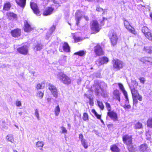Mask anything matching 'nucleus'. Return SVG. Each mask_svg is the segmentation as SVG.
<instances>
[{"label":"nucleus","instance_id":"nucleus-18","mask_svg":"<svg viewBox=\"0 0 152 152\" xmlns=\"http://www.w3.org/2000/svg\"><path fill=\"white\" fill-rule=\"evenodd\" d=\"M33 29V28L31 27L27 21H25L24 22V31L26 32H29Z\"/></svg>","mask_w":152,"mask_h":152},{"label":"nucleus","instance_id":"nucleus-48","mask_svg":"<svg viewBox=\"0 0 152 152\" xmlns=\"http://www.w3.org/2000/svg\"><path fill=\"white\" fill-rule=\"evenodd\" d=\"M83 118V119L85 121H86L88 119V115L87 113H84Z\"/></svg>","mask_w":152,"mask_h":152},{"label":"nucleus","instance_id":"nucleus-40","mask_svg":"<svg viewBox=\"0 0 152 152\" xmlns=\"http://www.w3.org/2000/svg\"><path fill=\"white\" fill-rule=\"evenodd\" d=\"M134 127L136 129H141L142 127V124L141 123L138 122L135 125Z\"/></svg>","mask_w":152,"mask_h":152},{"label":"nucleus","instance_id":"nucleus-11","mask_svg":"<svg viewBox=\"0 0 152 152\" xmlns=\"http://www.w3.org/2000/svg\"><path fill=\"white\" fill-rule=\"evenodd\" d=\"M30 6L34 13L37 15H40V12L36 4L34 3H31Z\"/></svg>","mask_w":152,"mask_h":152},{"label":"nucleus","instance_id":"nucleus-35","mask_svg":"<svg viewBox=\"0 0 152 152\" xmlns=\"http://www.w3.org/2000/svg\"><path fill=\"white\" fill-rule=\"evenodd\" d=\"M11 7V5L9 2L5 4L4 7L3 9L4 10H9Z\"/></svg>","mask_w":152,"mask_h":152},{"label":"nucleus","instance_id":"nucleus-24","mask_svg":"<svg viewBox=\"0 0 152 152\" xmlns=\"http://www.w3.org/2000/svg\"><path fill=\"white\" fill-rule=\"evenodd\" d=\"M113 94L114 95L113 98L114 99H116L119 101H120V99L119 91L117 90L114 91L113 92Z\"/></svg>","mask_w":152,"mask_h":152},{"label":"nucleus","instance_id":"nucleus-13","mask_svg":"<svg viewBox=\"0 0 152 152\" xmlns=\"http://www.w3.org/2000/svg\"><path fill=\"white\" fill-rule=\"evenodd\" d=\"M21 33V30L19 28H16L11 31V34L12 36L15 37H18L20 36Z\"/></svg>","mask_w":152,"mask_h":152},{"label":"nucleus","instance_id":"nucleus-16","mask_svg":"<svg viewBox=\"0 0 152 152\" xmlns=\"http://www.w3.org/2000/svg\"><path fill=\"white\" fill-rule=\"evenodd\" d=\"M138 149L140 152H148V145L146 143L141 144L139 146Z\"/></svg>","mask_w":152,"mask_h":152},{"label":"nucleus","instance_id":"nucleus-38","mask_svg":"<svg viewBox=\"0 0 152 152\" xmlns=\"http://www.w3.org/2000/svg\"><path fill=\"white\" fill-rule=\"evenodd\" d=\"M44 144V142L41 141H38L36 144L38 148L42 147Z\"/></svg>","mask_w":152,"mask_h":152},{"label":"nucleus","instance_id":"nucleus-15","mask_svg":"<svg viewBox=\"0 0 152 152\" xmlns=\"http://www.w3.org/2000/svg\"><path fill=\"white\" fill-rule=\"evenodd\" d=\"M141 61L143 63L150 65L152 64V58L150 57H144L141 59Z\"/></svg>","mask_w":152,"mask_h":152},{"label":"nucleus","instance_id":"nucleus-43","mask_svg":"<svg viewBox=\"0 0 152 152\" xmlns=\"http://www.w3.org/2000/svg\"><path fill=\"white\" fill-rule=\"evenodd\" d=\"M97 103L100 108L102 110H103L104 108V106L102 102L99 101H97Z\"/></svg>","mask_w":152,"mask_h":152},{"label":"nucleus","instance_id":"nucleus-59","mask_svg":"<svg viewBox=\"0 0 152 152\" xmlns=\"http://www.w3.org/2000/svg\"><path fill=\"white\" fill-rule=\"evenodd\" d=\"M75 39V42H78L79 41H80L81 39V38L80 37H75V39Z\"/></svg>","mask_w":152,"mask_h":152},{"label":"nucleus","instance_id":"nucleus-19","mask_svg":"<svg viewBox=\"0 0 152 152\" xmlns=\"http://www.w3.org/2000/svg\"><path fill=\"white\" fill-rule=\"evenodd\" d=\"M132 99L133 100V104H137L138 102V100L140 101H142V97L138 94V95H136L135 96H133Z\"/></svg>","mask_w":152,"mask_h":152},{"label":"nucleus","instance_id":"nucleus-12","mask_svg":"<svg viewBox=\"0 0 152 152\" xmlns=\"http://www.w3.org/2000/svg\"><path fill=\"white\" fill-rule=\"evenodd\" d=\"M109 61V59L108 58L106 57H104L100 58L97 61L96 63L98 66H100L104 64H106Z\"/></svg>","mask_w":152,"mask_h":152},{"label":"nucleus","instance_id":"nucleus-10","mask_svg":"<svg viewBox=\"0 0 152 152\" xmlns=\"http://www.w3.org/2000/svg\"><path fill=\"white\" fill-rule=\"evenodd\" d=\"M94 52L98 56H100L104 54V52L102 48L98 44L94 47Z\"/></svg>","mask_w":152,"mask_h":152},{"label":"nucleus","instance_id":"nucleus-26","mask_svg":"<svg viewBox=\"0 0 152 152\" xmlns=\"http://www.w3.org/2000/svg\"><path fill=\"white\" fill-rule=\"evenodd\" d=\"M6 139L9 141L10 142L12 143H13L14 140L12 134H10L8 135L6 137Z\"/></svg>","mask_w":152,"mask_h":152},{"label":"nucleus","instance_id":"nucleus-6","mask_svg":"<svg viewBox=\"0 0 152 152\" xmlns=\"http://www.w3.org/2000/svg\"><path fill=\"white\" fill-rule=\"evenodd\" d=\"M48 87L51 92L53 96L56 98L58 97L57 89L55 86L50 83H49Z\"/></svg>","mask_w":152,"mask_h":152},{"label":"nucleus","instance_id":"nucleus-49","mask_svg":"<svg viewBox=\"0 0 152 152\" xmlns=\"http://www.w3.org/2000/svg\"><path fill=\"white\" fill-rule=\"evenodd\" d=\"M35 115L38 120H39V113L38 110L36 109L35 110Z\"/></svg>","mask_w":152,"mask_h":152},{"label":"nucleus","instance_id":"nucleus-62","mask_svg":"<svg viewBox=\"0 0 152 152\" xmlns=\"http://www.w3.org/2000/svg\"><path fill=\"white\" fill-rule=\"evenodd\" d=\"M53 1L54 3H55L56 4H58V3H57V1H56L55 0H53Z\"/></svg>","mask_w":152,"mask_h":152},{"label":"nucleus","instance_id":"nucleus-61","mask_svg":"<svg viewBox=\"0 0 152 152\" xmlns=\"http://www.w3.org/2000/svg\"><path fill=\"white\" fill-rule=\"evenodd\" d=\"M84 18L86 20H89L87 16H85Z\"/></svg>","mask_w":152,"mask_h":152},{"label":"nucleus","instance_id":"nucleus-58","mask_svg":"<svg viewBox=\"0 0 152 152\" xmlns=\"http://www.w3.org/2000/svg\"><path fill=\"white\" fill-rule=\"evenodd\" d=\"M16 105L17 107H20L21 106V103L20 101H17L16 102Z\"/></svg>","mask_w":152,"mask_h":152},{"label":"nucleus","instance_id":"nucleus-17","mask_svg":"<svg viewBox=\"0 0 152 152\" xmlns=\"http://www.w3.org/2000/svg\"><path fill=\"white\" fill-rule=\"evenodd\" d=\"M81 12L80 10H77L76 12L75 13V20L76 21V25L78 26L79 23V21L82 18V14L81 13Z\"/></svg>","mask_w":152,"mask_h":152},{"label":"nucleus","instance_id":"nucleus-21","mask_svg":"<svg viewBox=\"0 0 152 152\" xmlns=\"http://www.w3.org/2000/svg\"><path fill=\"white\" fill-rule=\"evenodd\" d=\"M55 29V27L53 26L50 28V30L47 33L46 35V39H48L51 36L53 32Z\"/></svg>","mask_w":152,"mask_h":152},{"label":"nucleus","instance_id":"nucleus-4","mask_svg":"<svg viewBox=\"0 0 152 152\" xmlns=\"http://www.w3.org/2000/svg\"><path fill=\"white\" fill-rule=\"evenodd\" d=\"M17 51L20 54L26 55L28 54V47L27 45H23L18 48Z\"/></svg>","mask_w":152,"mask_h":152},{"label":"nucleus","instance_id":"nucleus-47","mask_svg":"<svg viewBox=\"0 0 152 152\" xmlns=\"http://www.w3.org/2000/svg\"><path fill=\"white\" fill-rule=\"evenodd\" d=\"M96 10L98 12H102L103 13H104V10L102 9V8H101L99 6H97L96 7Z\"/></svg>","mask_w":152,"mask_h":152},{"label":"nucleus","instance_id":"nucleus-14","mask_svg":"<svg viewBox=\"0 0 152 152\" xmlns=\"http://www.w3.org/2000/svg\"><path fill=\"white\" fill-rule=\"evenodd\" d=\"M118 85L120 89L122 91L125 98L126 99V103H127L129 102V99L127 92L125 90L124 86L121 84L120 83H118Z\"/></svg>","mask_w":152,"mask_h":152},{"label":"nucleus","instance_id":"nucleus-63","mask_svg":"<svg viewBox=\"0 0 152 152\" xmlns=\"http://www.w3.org/2000/svg\"><path fill=\"white\" fill-rule=\"evenodd\" d=\"M13 152H18L16 150H14Z\"/></svg>","mask_w":152,"mask_h":152},{"label":"nucleus","instance_id":"nucleus-31","mask_svg":"<svg viewBox=\"0 0 152 152\" xmlns=\"http://www.w3.org/2000/svg\"><path fill=\"white\" fill-rule=\"evenodd\" d=\"M81 142L82 145L86 149L88 148V142L85 139L81 141Z\"/></svg>","mask_w":152,"mask_h":152},{"label":"nucleus","instance_id":"nucleus-25","mask_svg":"<svg viewBox=\"0 0 152 152\" xmlns=\"http://www.w3.org/2000/svg\"><path fill=\"white\" fill-rule=\"evenodd\" d=\"M63 48L64 50L66 52H69L70 50V47L66 42H64L63 46Z\"/></svg>","mask_w":152,"mask_h":152},{"label":"nucleus","instance_id":"nucleus-42","mask_svg":"<svg viewBox=\"0 0 152 152\" xmlns=\"http://www.w3.org/2000/svg\"><path fill=\"white\" fill-rule=\"evenodd\" d=\"M106 107L107 108V110L108 112L111 111V108L110 104L107 102L105 103Z\"/></svg>","mask_w":152,"mask_h":152},{"label":"nucleus","instance_id":"nucleus-36","mask_svg":"<svg viewBox=\"0 0 152 152\" xmlns=\"http://www.w3.org/2000/svg\"><path fill=\"white\" fill-rule=\"evenodd\" d=\"M42 47L41 44H38L34 48V50L36 51L40 50L42 49Z\"/></svg>","mask_w":152,"mask_h":152},{"label":"nucleus","instance_id":"nucleus-51","mask_svg":"<svg viewBox=\"0 0 152 152\" xmlns=\"http://www.w3.org/2000/svg\"><path fill=\"white\" fill-rule=\"evenodd\" d=\"M44 94L41 91H39L38 92L37 96L38 97L42 98Z\"/></svg>","mask_w":152,"mask_h":152},{"label":"nucleus","instance_id":"nucleus-56","mask_svg":"<svg viewBox=\"0 0 152 152\" xmlns=\"http://www.w3.org/2000/svg\"><path fill=\"white\" fill-rule=\"evenodd\" d=\"M132 84L135 86H138V83L136 80H132Z\"/></svg>","mask_w":152,"mask_h":152},{"label":"nucleus","instance_id":"nucleus-23","mask_svg":"<svg viewBox=\"0 0 152 152\" xmlns=\"http://www.w3.org/2000/svg\"><path fill=\"white\" fill-rule=\"evenodd\" d=\"M16 2L19 6L24 8L26 5V0H16Z\"/></svg>","mask_w":152,"mask_h":152},{"label":"nucleus","instance_id":"nucleus-39","mask_svg":"<svg viewBox=\"0 0 152 152\" xmlns=\"http://www.w3.org/2000/svg\"><path fill=\"white\" fill-rule=\"evenodd\" d=\"M85 54V52L83 51H80L74 53V54L78 55L80 56H83Z\"/></svg>","mask_w":152,"mask_h":152},{"label":"nucleus","instance_id":"nucleus-52","mask_svg":"<svg viewBox=\"0 0 152 152\" xmlns=\"http://www.w3.org/2000/svg\"><path fill=\"white\" fill-rule=\"evenodd\" d=\"M99 86L102 87V89L107 87L106 84L104 82H101Z\"/></svg>","mask_w":152,"mask_h":152},{"label":"nucleus","instance_id":"nucleus-7","mask_svg":"<svg viewBox=\"0 0 152 152\" xmlns=\"http://www.w3.org/2000/svg\"><path fill=\"white\" fill-rule=\"evenodd\" d=\"M101 28V27L99 25L98 23L96 20H93L92 23L91 29L92 30L96 32L99 31Z\"/></svg>","mask_w":152,"mask_h":152},{"label":"nucleus","instance_id":"nucleus-29","mask_svg":"<svg viewBox=\"0 0 152 152\" xmlns=\"http://www.w3.org/2000/svg\"><path fill=\"white\" fill-rule=\"evenodd\" d=\"M131 92L132 97L135 96L136 95H138V94H139L137 90L134 88H131Z\"/></svg>","mask_w":152,"mask_h":152},{"label":"nucleus","instance_id":"nucleus-9","mask_svg":"<svg viewBox=\"0 0 152 152\" xmlns=\"http://www.w3.org/2000/svg\"><path fill=\"white\" fill-rule=\"evenodd\" d=\"M124 143L126 145L132 143V139L131 136L126 135L123 137Z\"/></svg>","mask_w":152,"mask_h":152},{"label":"nucleus","instance_id":"nucleus-8","mask_svg":"<svg viewBox=\"0 0 152 152\" xmlns=\"http://www.w3.org/2000/svg\"><path fill=\"white\" fill-rule=\"evenodd\" d=\"M107 115L113 121H118V117L117 113L114 111H110L107 113Z\"/></svg>","mask_w":152,"mask_h":152},{"label":"nucleus","instance_id":"nucleus-34","mask_svg":"<svg viewBox=\"0 0 152 152\" xmlns=\"http://www.w3.org/2000/svg\"><path fill=\"white\" fill-rule=\"evenodd\" d=\"M128 150L131 152H132L134 150V148L133 146L132 143L130 145H127Z\"/></svg>","mask_w":152,"mask_h":152},{"label":"nucleus","instance_id":"nucleus-2","mask_svg":"<svg viewBox=\"0 0 152 152\" xmlns=\"http://www.w3.org/2000/svg\"><path fill=\"white\" fill-rule=\"evenodd\" d=\"M109 36L112 45H115L117 43L118 39L116 33L114 30H111L109 32Z\"/></svg>","mask_w":152,"mask_h":152},{"label":"nucleus","instance_id":"nucleus-64","mask_svg":"<svg viewBox=\"0 0 152 152\" xmlns=\"http://www.w3.org/2000/svg\"><path fill=\"white\" fill-rule=\"evenodd\" d=\"M41 148H42V147H41ZM40 150H41V151H42L43 149L42 148H40Z\"/></svg>","mask_w":152,"mask_h":152},{"label":"nucleus","instance_id":"nucleus-33","mask_svg":"<svg viewBox=\"0 0 152 152\" xmlns=\"http://www.w3.org/2000/svg\"><path fill=\"white\" fill-rule=\"evenodd\" d=\"M150 30L148 29V27L146 26H143L142 29V31L144 34L147 33Z\"/></svg>","mask_w":152,"mask_h":152},{"label":"nucleus","instance_id":"nucleus-50","mask_svg":"<svg viewBox=\"0 0 152 152\" xmlns=\"http://www.w3.org/2000/svg\"><path fill=\"white\" fill-rule=\"evenodd\" d=\"M129 103V102L128 103H126V102H125V105L123 106V107L126 110V109H128L131 108V106L129 104H128L126 105V104H128Z\"/></svg>","mask_w":152,"mask_h":152},{"label":"nucleus","instance_id":"nucleus-5","mask_svg":"<svg viewBox=\"0 0 152 152\" xmlns=\"http://www.w3.org/2000/svg\"><path fill=\"white\" fill-rule=\"evenodd\" d=\"M123 20L125 27L130 32L133 34H136V32L135 31L134 28L131 26L129 22L125 18L123 19Z\"/></svg>","mask_w":152,"mask_h":152},{"label":"nucleus","instance_id":"nucleus-27","mask_svg":"<svg viewBox=\"0 0 152 152\" xmlns=\"http://www.w3.org/2000/svg\"><path fill=\"white\" fill-rule=\"evenodd\" d=\"M112 151L114 152H118L120 150L118 147L115 145H113L111 147Z\"/></svg>","mask_w":152,"mask_h":152},{"label":"nucleus","instance_id":"nucleus-46","mask_svg":"<svg viewBox=\"0 0 152 152\" xmlns=\"http://www.w3.org/2000/svg\"><path fill=\"white\" fill-rule=\"evenodd\" d=\"M61 132L63 134H66L67 133V130L66 128L62 126L61 127Z\"/></svg>","mask_w":152,"mask_h":152},{"label":"nucleus","instance_id":"nucleus-28","mask_svg":"<svg viewBox=\"0 0 152 152\" xmlns=\"http://www.w3.org/2000/svg\"><path fill=\"white\" fill-rule=\"evenodd\" d=\"M60 111V109L59 106L58 105L54 109L55 114L56 116H58Z\"/></svg>","mask_w":152,"mask_h":152},{"label":"nucleus","instance_id":"nucleus-32","mask_svg":"<svg viewBox=\"0 0 152 152\" xmlns=\"http://www.w3.org/2000/svg\"><path fill=\"white\" fill-rule=\"evenodd\" d=\"M147 125L148 126L152 128V118H149L147 122Z\"/></svg>","mask_w":152,"mask_h":152},{"label":"nucleus","instance_id":"nucleus-45","mask_svg":"<svg viewBox=\"0 0 152 152\" xmlns=\"http://www.w3.org/2000/svg\"><path fill=\"white\" fill-rule=\"evenodd\" d=\"M150 46H149L144 47L143 49V51H145L146 53H149V52L150 51Z\"/></svg>","mask_w":152,"mask_h":152},{"label":"nucleus","instance_id":"nucleus-44","mask_svg":"<svg viewBox=\"0 0 152 152\" xmlns=\"http://www.w3.org/2000/svg\"><path fill=\"white\" fill-rule=\"evenodd\" d=\"M92 111V112L95 115L98 119L100 120L101 119V115L98 114L95 110H93Z\"/></svg>","mask_w":152,"mask_h":152},{"label":"nucleus","instance_id":"nucleus-22","mask_svg":"<svg viewBox=\"0 0 152 152\" xmlns=\"http://www.w3.org/2000/svg\"><path fill=\"white\" fill-rule=\"evenodd\" d=\"M66 56H62L58 61V62L60 65H64L66 62Z\"/></svg>","mask_w":152,"mask_h":152},{"label":"nucleus","instance_id":"nucleus-37","mask_svg":"<svg viewBox=\"0 0 152 152\" xmlns=\"http://www.w3.org/2000/svg\"><path fill=\"white\" fill-rule=\"evenodd\" d=\"M145 36L149 40H151L152 39V37L150 32L149 31L147 33L144 34Z\"/></svg>","mask_w":152,"mask_h":152},{"label":"nucleus","instance_id":"nucleus-41","mask_svg":"<svg viewBox=\"0 0 152 152\" xmlns=\"http://www.w3.org/2000/svg\"><path fill=\"white\" fill-rule=\"evenodd\" d=\"M43 83H38V84L36 86V88L37 89H43L44 88V86H43Z\"/></svg>","mask_w":152,"mask_h":152},{"label":"nucleus","instance_id":"nucleus-55","mask_svg":"<svg viewBox=\"0 0 152 152\" xmlns=\"http://www.w3.org/2000/svg\"><path fill=\"white\" fill-rule=\"evenodd\" d=\"M139 79L140 81V82L143 84L144 83L145 81V78L143 77H140L139 78Z\"/></svg>","mask_w":152,"mask_h":152},{"label":"nucleus","instance_id":"nucleus-54","mask_svg":"<svg viewBox=\"0 0 152 152\" xmlns=\"http://www.w3.org/2000/svg\"><path fill=\"white\" fill-rule=\"evenodd\" d=\"M79 138L81 142L85 139L83 138V136L82 134H79Z\"/></svg>","mask_w":152,"mask_h":152},{"label":"nucleus","instance_id":"nucleus-53","mask_svg":"<svg viewBox=\"0 0 152 152\" xmlns=\"http://www.w3.org/2000/svg\"><path fill=\"white\" fill-rule=\"evenodd\" d=\"M8 15L12 17L13 18L17 17V15L13 13L10 12L8 13Z\"/></svg>","mask_w":152,"mask_h":152},{"label":"nucleus","instance_id":"nucleus-1","mask_svg":"<svg viewBox=\"0 0 152 152\" xmlns=\"http://www.w3.org/2000/svg\"><path fill=\"white\" fill-rule=\"evenodd\" d=\"M57 77L62 83L68 85L71 82L70 78L62 72H58L57 75Z\"/></svg>","mask_w":152,"mask_h":152},{"label":"nucleus","instance_id":"nucleus-57","mask_svg":"<svg viewBox=\"0 0 152 152\" xmlns=\"http://www.w3.org/2000/svg\"><path fill=\"white\" fill-rule=\"evenodd\" d=\"M89 104L91 106H93L94 104L93 99L90 97L89 98Z\"/></svg>","mask_w":152,"mask_h":152},{"label":"nucleus","instance_id":"nucleus-30","mask_svg":"<svg viewBox=\"0 0 152 152\" xmlns=\"http://www.w3.org/2000/svg\"><path fill=\"white\" fill-rule=\"evenodd\" d=\"M95 91L97 93H99L101 91H102V88L99 85H95Z\"/></svg>","mask_w":152,"mask_h":152},{"label":"nucleus","instance_id":"nucleus-60","mask_svg":"<svg viewBox=\"0 0 152 152\" xmlns=\"http://www.w3.org/2000/svg\"><path fill=\"white\" fill-rule=\"evenodd\" d=\"M149 53H152V47L151 46L150 47Z\"/></svg>","mask_w":152,"mask_h":152},{"label":"nucleus","instance_id":"nucleus-3","mask_svg":"<svg viewBox=\"0 0 152 152\" xmlns=\"http://www.w3.org/2000/svg\"><path fill=\"white\" fill-rule=\"evenodd\" d=\"M113 67L117 70H119L122 68L124 63L123 62L118 59H114L113 61Z\"/></svg>","mask_w":152,"mask_h":152},{"label":"nucleus","instance_id":"nucleus-20","mask_svg":"<svg viewBox=\"0 0 152 152\" xmlns=\"http://www.w3.org/2000/svg\"><path fill=\"white\" fill-rule=\"evenodd\" d=\"M54 10L53 8L48 7L46 8L43 13V15L44 16H47L50 15Z\"/></svg>","mask_w":152,"mask_h":152}]
</instances>
